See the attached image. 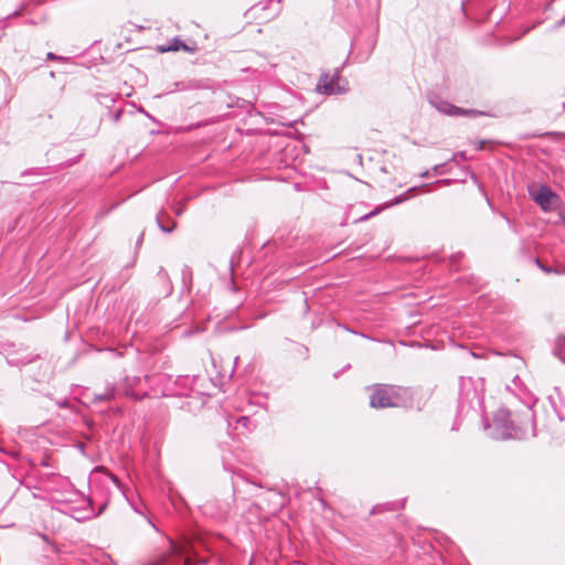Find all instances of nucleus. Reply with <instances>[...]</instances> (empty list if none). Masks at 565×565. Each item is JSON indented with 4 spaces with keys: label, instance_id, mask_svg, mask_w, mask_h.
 <instances>
[{
    "label": "nucleus",
    "instance_id": "obj_1",
    "mask_svg": "<svg viewBox=\"0 0 565 565\" xmlns=\"http://www.w3.org/2000/svg\"><path fill=\"white\" fill-rule=\"evenodd\" d=\"M535 415L532 405L516 415L514 420L510 419V412L500 408L493 418V430L491 438L497 440L527 439L536 436Z\"/></svg>",
    "mask_w": 565,
    "mask_h": 565
},
{
    "label": "nucleus",
    "instance_id": "obj_2",
    "mask_svg": "<svg viewBox=\"0 0 565 565\" xmlns=\"http://www.w3.org/2000/svg\"><path fill=\"white\" fill-rule=\"evenodd\" d=\"M317 90L326 95H342L349 90V83L347 79L341 81L339 70H335L332 75L322 74L317 84Z\"/></svg>",
    "mask_w": 565,
    "mask_h": 565
},
{
    "label": "nucleus",
    "instance_id": "obj_3",
    "mask_svg": "<svg viewBox=\"0 0 565 565\" xmlns=\"http://www.w3.org/2000/svg\"><path fill=\"white\" fill-rule=\"evenodd\" d=\"M429 104L438 110L440 114L458 117V116H469V117H476L479 115H482L481 111L475 110V109H466L458 106L452 105L451 103L441 99L438 96H433L429 98Z\"/></svg>",
    "mask_w": 565,
    "mask_h": 565
},
{
    "label": "nucleus",
    "instance_id": "obj_4",
    "mask_svg": "<svg viewBox=\"0 0 565 565\" xmlns=\"http://www.w3.org/2000/svg\"><path fill=\"white\" fill-rule=\"evenodd\" d=\"M530 195L544 212L552 211L555 202L559 199L558 195L546 184L540 185L536 190H530Z\"/></svg>",
    "mask_w": 565,
    "mask_h": 565
},
{
    "label": "nucleus",
    "instance_id": "obj_5",
    "mask_svg": "<svg viewBox=\"0 0 565 565\" xmlns=\"http://www.w3.org/2000/svg\"><path fill=\"white\" fill-rule=\"evenodd\" d=\"M372 394L370 396V406L373 408H386L392 407L391 403V385L375 384L372 387Z\"/></svg>",
    "mask_w": 565,
    "mask_h": 565
},
{
    "label": "nucleus",
    "instance_id": "obj_6",
    "mask_svg": "<svg viewBox=\"0 0 565 565\" xmlns=\"http://www.w3.org/2000/svg\"><path fill=\"white\" fill-rule=\"evenodd\" d=\"M391 403L392 407H411L413 404V392L408 387L391 385Z\"/></svg>",
    "mask_w": 565,
    "mask_h": 565
},
{
    "label": "nucleus",
    "instance_id": "obj_7",
    "mask_svg": "<svg viewBox=\"0 0 565 565\" xmlns=\"http://www.w3.org/2000/svg\"><path fill=\"white\" fill-rule=\"evenodd\" d=\"M115 397V388L113 386H107L103 393L94 394L93 403L97 404L100 402L110 401Z\"/></svg>",
    "mask_w": 565,
    "mask_h": 565
},
{
    "label": "nucleus",
    "instance_id": "obj_8",
    "mask_svg": "<svg viewBox=\"0 0 565 565\" xmlns=\"http://www.w3.org/2000/svg\"><path fill=\"white\" fill-rule=\"evenodd\" d=\"M180 47H182L184 51H188L189 47L185 43L180 41L178 38H174L172 40V43L168 46H161L160 52H170V51H178Z\"/></svg>",
    "mask_w": 565,
    "mask_h": 565
},
{
    "label": "nucleus",
    "instance_id": "obj_9",
    "mask_svg": "<svg viewBox=\"0 0 565 565\" xmlns=\"http://www.w3.org/2000/svg\"><path fill=\"white\" fill-rule=\"evenodd\" d=\"M416 189V186L411 188L405 193L395 196L391 202L386 203L384 207H390L405 202L408 199V193L414 192Z\"/></svg>",
    "mask_w": 565,
    "mask_h": 565
},
{
    "label": "nucleus",
    "instance_id": "obj_10",
    "mask_svg": "<svg viewBox=\"0 0 565 565\" xmlns=\"http://www.w3.org/2000/svg\"><path fill=\"white\" fill-rule=\"evenodd\" d=\"M156 222H157V225L158 227L160 228V231H162L163 233H171L175 226H177V223L175 222H172V225L171 226H166L161 220H160V216L158 215L157 218H156Z\"/></svg>",
    "mask_w": 565,
    "mask_h": 565
},
{
    "label": "nucleus",
    "instance_id": "obj_11",
    "mask_svg": "<svg viewBox=\"0 0 565 565\" xmlns=\"http://www.w3.org/2000/svg\"><path fill=\"white\" fill-rule=\"evenodd\" d=\"M536 264L539 266V268L541 270H543L544 273L546 274H561L562 270L557 269V268H554V267H551V266H546V265H543L540 259H536Z\"/></svg>",
    "mask_w": 565,
    "mask_h": 565
},
{
    "label": "nucleus",
    "instance_id": "obj_12",
    "mask_svg": "<svg viewBox=\"0 0 565 565\" xmlns=\"http://www.w3.org/2000/svg\"><path fill=\"white\" fill-rule=\"evenodd\" d=\"M381 210H382L381 207H376L375 210H373L369 214H365V215L361 216L359 218V221H366V220L371 218L372 216L377 215L381 212Z\"/></svg>",
    "mask_w": 565,
    "mask_h": 565
},
{
    "label": "nucleus",
    "instance_id": "obj_13",
    "mask_svg": "<svg viewBox=\"0 0 565 565\" xmlns=\"http://www.w3.org/2000/svg\"><path fill=\"white\" fill-rule=\"evenodd\" d=\"M56 405L60 407V408H70L71 407V403L67 398H63V399H58L56 402Z\"/></svg>",
    "mask_w": 565,
    "mask_h": 565
},
{
    "label": "nucleus",
    "instance_id": "obj_14",
    "mask_svg": "<svg viewBox=\"0 0 565 565\" xmlns=\"http://www.w3.org/2000/svg\"><path fill=\"white\" fill-rule=\"evenodd\" d=\"M466 152L465 151H459V152H456L452 154V160L454 161H458V160H466Z\"/></svg>",
    "mask_w": 565,
    "mask_h": 565
},
{
    "label": "nucleus",
    "instance_id": "obj_15",
    "mask_svg": "<svg viewBox=\"0 0 565 565\" xmlns=\"http://www.w3.org/2000/svg\"><path fill=\"white\" fill-rule=\"evenodd\" d=\"M445 166H446V163L436 164V166H434L433 170L437 174H443Z\"/></svg>",
    "mask_w": 565,
    "mask_h": 565
},
{
    "label": "nucleus",
    "instance_id": "obj_16",
    "mask_svg": "<svg viewBox=\"0 0 565 565\" xmlns=\"http://www.w3.org/2000/svg\"><path fill=\"white\" fill-rule=\"evenodd\" d=\"M248 422H249V418L247 416H241L237 419V424H241L242 426H246Z\"/></svg>",
    "mask_w": 565,
    "mask_h": 565
},
{
    "label": "nucleus",
    "instance_id": "obj_17",
    "mask_svg": "<svg viewBox=\"0 0 565 565\" xmlns=\"http://www.w3.org/2000/svg\"><path fill=\"white\" fill-rule=\"evenodd\" d=\"M46 57H47V60H64V57L58 56V55H56V54H54V53H52V52H49V53L46 54Z\"/></svg>",
    "mask_w": 565,
    "mask_h": 565
},
{
    "label": "nucleus",
    "instance_id": "obj_18",
    "mask_svg": "<svg viewBox=\"0 0 565 565\" xmlns=\"http://www.w3.org/2000/svg\"><path fill=\"white\" fill-rule=\"evenodd\" d=\"M126 394L130 395V396H132V397H135L137 399H141V398H143L146 396V393H143V394H135V393L129 392V391H126Z\"/></svg>",
    "mask_w": 565,
    "mask_h": 565
},
{
    "label": "nucleus",
    "instance_id": "obj_19",
    "mask_svg": "<svg viewBox=\"0 0 565 565\" xmlns=\"http://www.w3.org/2000/svg\"><path fill=\"white\" fill-rule=\"evenodd\" d=\"M120 117H121V110L116 111L114 114V121L117 122L120 119Z\"/></svg>",
    "mask_w": 565,
    "mask_h": 565
},
{
    "label": "nucleus",
    "instance_id": "obj_20",
    "mask_svg": "<svg viewBox=\"0 0 565 565\" xmlns=\"http://www.w3.org/2000/svg\"><path fill=\"white\" fill-rule=\"evenodd\" d=\"M142 239H143V233H141L137 239V246H140L142 244Z\"/></svg>",
    "mask_w": 565,
    "mask_h": 565
},
{
    "label": "nucleus",
    "instance_id": "obj_21",
    "mask_svg": "<svg viewBox=\"0 0 565 565\" xmlns=\"http://www.w3.org/2000/svg\"><path fill=\"white\" fill-rule=\"evenodd\" d=\"M483 146H484V141H483V140H480V141L478 142V147H477V149H478V150H481V149H483Z\"/></svg>",
    "mask_w": 565,
    "mask_h": 565
},
{
    "label": "nucleus",
    "instance_id": "obj_22",
    "mask_svg": "<svg viewBox=\"0 0 565 565\" xmlns=\"http://www.w3.org/2000/svg\"><path fill=\"white\" fill-rule=\"evenodd\" d=\"M564 24H565V17L562 20H559V22L557 23V26H562Z\"/></svg>",
    "mask_w": 565,
    "mask_h": 565
},
{
    "label": "nucleus",
    "instance_id": "obj_23",
    "mask_svg": "<svg viewBox=\"0 0 565 565\" xmlns=\"http://www.w3.org/2000/svg\"><path fill=\"white\" fill-rule=\"evenodd\" d=\"M428 175H429V171H428V170L424 171V172L420 174V177H423V178H426V177H428Z\"/></svg>",
    "mask_w": 565,
    "mask_h": 565
},
{
    "label": "nucleus",
    "instance_id": "obj_24",
    "mask_svg": "<svg viewBox=\"0 0 565 565\" xmlns=\"http://www.w3.org/2000/svg\"><path fill=\"white\" fill-rule=\"evenodd\" d=\"M111 480L118 486L119 484V480L118 478H116L115 476H111Z\"/></svg>",
    "mask_w": 565,
    "mask_h": 565
},
{
    "label": "nucleus",
    "instance_id": "obj_25",
    "mask_svg": "<svg viewBox=\"0 0 565 565\" xmlns=\"http://www.w3.org/2000/svg\"><path fill=\"white\" fill-rule=\"evenodd\" d=\"M62 482L65 484V486H71L70 482L65 479H62Z\"/></svg>",
    "mask_w": 565,
    "mask_h": 565
},
{
    "label": "nucleus",
    "instance_id": "obj_26",
    "mask_svg": "<svg viewBox=\"0 0 565 565\" xmlns=\"http://www.w3.org/2000/svg\"><path fill=\"white\" fill-rule=\"evenodd\" d=\"M181 213H182V210H181V209L175 211V214H177V215H181Z\"/></svg>",
    "mask_w": 565,
    "mask_h": 565
},
{
    "label": "nucleus",
    "instance_id": "obj_27",
    "mask_svg": "<svg viewBox=\"0 0 565 565\" xmlns=\"http://www.w3.org/2000/svg\"><path fill=\"white\" fill-rule=\"evenodd\" d=\"M439 182H445L446 184H449L450 180H440Z\"/></svg>",
    "mask_w": 565,
    "mask_h": 565
},
{
    "label": "nucleus",
    "instance_id": "obj_28",
    "mask_svg": "<svg viewBox=\"0 0 565 565\" xmlns=\"http://www.w3.org/2000/svg\"><path fill=\"white\" fill-rule=\"evenodd\" d=\"M344 330L351 331L347 326H341Z\"/></svg>",
    "mask_w": 565,
    "mask_h": 565
},
{
    "label": "nucleus",
    "instance_id": "obj_29",
    "mask_svg": "<svg viewBox=\"0 0 565 565\" xmlns=\"http://www.w3.org/2000/svg\"><path fill=\"white\" fill-rule=\"evenodd\" d=\"M458 256L457 255H452V260H457Z\"/></svg>",
    "mask_w": 565,
    "mask_h": 565
},
{
    "label": "nucleus",
    "instance_id": "obj_30",
    "mask_svg": "<svg viewBox=\"0 0 565 565\" xmlns=\"http://www.w3.org/2000/svg\"><path fill=\"white\" fill-rule=\"evenodd\" d=\"M562 108H563V110H565V102L563 103V107Z\"/></svg>",
    "mask_w": 565,
    "mask_h": 565
}]
</instances>
